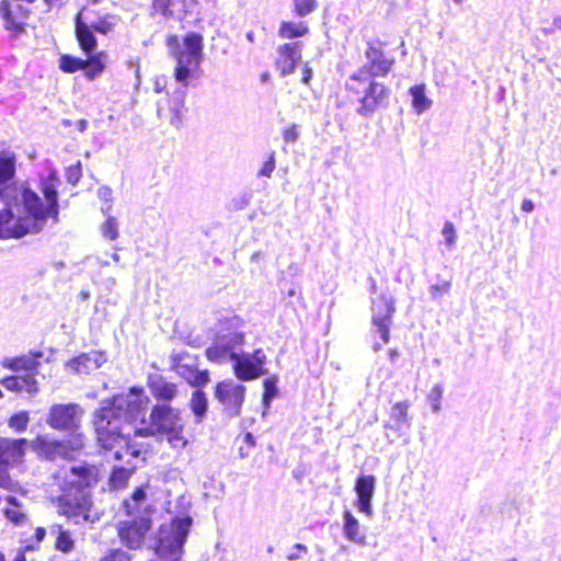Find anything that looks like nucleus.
I'll use <instances>...</instances> for the list:
<instances>
[{"label": "nucleus", "mask_w": 561, "mask_h": 561, "mask_svg": "<svg viewBox=\"0 0 561 561\" xmlns=\"http://www.w3.org/2000/svg\"><path fill=\"white\" fill-rule=\"evenodd\" d=\"M38 356H41L38 354ZM37 355H24L21 357L8 359L4 366L12 369L18 374H32L38 373L39 362L36 359Z\"/></svg>", "instance_id": "28"}, {"label": "nucleus", "mask_w": 561, "mask_h": 561, "mask_svg": "<svg viewBox=\"0 0 561 561\" xmlns=\"http://www.w3.org/2000/svg\"><path fill=\"white\" fill-rule=\"evenodd\" d=\"M172 369L193 387H203L208 383L209 375L207 370H198L196 358L188 354H172Z\"/></svg>", "instance_id": "13"}, {"label": "nucleus", "mask_w": 561, "mask_h": 561, "mask_svg": "<svg viewBox=\"0 0 561 561\" xmlns=\"http://www.w3.org/2000/svg\"><path fill=\"white\" fill-rule=\"evenodd\" d=\"M129 476H130V470H127L124 468L114 469L112 477H111V482L115 488H122L125 485Z\"/></svg>", "instance_id": "46"}, {"label": "nucleus", "mask_w": 561, "mask_h": 561, "mask_svg": "<svg viewBox=\"0 0 561 561\" xmlns=\"http://www.w3.org/2000/svg\"><path fill=\"white\" fill-rule=\"evenodd\" d=\"M45 533H46V531H45V529H44V528H37V529H36V537H37V539H38V540H42V539L44 538V536H45Z\"/></svg>", "instance_id": "58"}, {"label": "nucleus", "mask_w": 561, "mask_h": 561, "mask_svg": "<svg viewBox=\"0 0 561 561\" xmlns=\"http://www.w3.org/2000/svg\"><path fill=\"white\" fill-rule=\"evenodd\" d=\"M98 196L100 199L104 201L106 203V205L104 207H106L107 205H111V201H112V190L110 187H106V186H102L99 188L98 191Z\"/></svg>", "instance_id": "53"}, {"label": "nucleus", "mask_w": 561, "mask_h": 561, "mask_svg": "<svg viewBox=\"0 0 561 561\" xmlns=\"http://www.w3.org/2000/svg\"><path fill=\"white\" fill-rule=\"evenodd\" d=\"M87 128V121L82 119L79 122V130L83 131Z\"/></svg>", "instance_id": "61"}, {"label": "nucleus", "mask_w": 561, "mask_h": 561, "mask_svg": "<svg viewBox=\"0 0 561 561\" xmlns=\"http://www.w3.org/2000/svg\"><path fill=\"white\" fill-rule=\"evenodd\" d=\"M152 9L165 18H180L186 11V5L179 0H153Z\"/></svg>", "instance_id": "29"}, {"label": "nucleus", "mask_w": 561, "mask_h": 561, "mask_svg": "<svg viewBox=\"0 0 561 561\" xmlns=\"http://www.w3.org/2000/svg\"><path fill=\"white\" fill-rule=\"evenodd\" d=\"M102 214L106 217L105 221L100 226V231L102 236L110 240L114 241L119 236V224L116 217L111 215L112 206L107 205L106 207L102 206Z\"/></svg>", "instance_id": "33"}, {"label": "nucleus", "mask_w": 561, "mask_h": 561, "mask_svg": "<svg viewBox=\"0 0 561 561\" xmlns=\"http://www.w3.org/2000/svg\"><path fill=\"white\" fill-rule=\"evenodd\" d=\"M275 168H276L275 152L271 151L268 153L267 160L263 163V165L259 170L257 176L270 179L272 176Z\"/></svg>", "instance_id": "44"}, {"label": "nucleus", "mask_w": 561, "mask_h": 561, "mask_svg": "<svg viewBox=\"0 0 561 561\" xmlns=\"http://www.w3.org/2000/svg\"><path fill=\"white\" fill-rule=\"evenodd\" d=\"M67 179L70 183L72 184H76L79 182V180L81 179V163L80 162H77L76 164L73 165H70L68 169H67Z\"/></svg>", "instance_id": "51"}, {"label": "nucleus", "mask_w": 561, "mask_h": 561, "mask_svg": "<svg viewBox=\"0 0 561 561\" xmlns=\"http://www.w3.org/2000/svg\"><path fill=\"white\" fill-rule=\"evenodd\" d=\"M102 561H129V559L125 552L116 551Z\"/></svg>", "instance_id": "54"}, {"label": "nucleus", "mask_w": 561, "mask_h": 561, "mask_svg": "<svg viewBox=\"0 0 561 561\" xmlns=\"http://www.w3.org/2000/svg\"><path fill=\"white\" fill-rule=\"evenodd\" d=\"M376 78L368 66H363L346 81L347 91L355 94L360 104L357 110L360 115H370L388 102L390 90Z\"/></svg>", "instance_id": "6"}, {"label": "nucleus", "mask_w": 561, "mask_h": 561, "mask_svg": "<svg viewBox=\"0 0 561 561\" xmlns=\"http://www.w3.org/2000/svg\"><path fill=\"white\" fill-rule=\"evenodd\" d=\"M15 174V156L13 153H0V191L7 187H25L24 185L8 184Z\"/></svg>", "instance_id": "27"}, {"label": "nucleus", "mask_w": 561, "mask_h": 561, "mask_svg": "<svg viewBox=\"0 0 561 561\" xmlns=\"http://www.w3.org/2000/svg\"><path fill=\"white\" fill-rule=\"evenodd\" d=\"M294 11L299 18H305L318 8V0H293Z\"/></svg>", "instance_id": "38"}, {"label": "nucleus", "mask_w": 561, "mask_h": 561, "mask_svg": "<svg viewBox=\"0 0 561 561\" xmlns=\"http://www.w3.org/2000/svg\"><path fill=\"white\" fill-rule=\"evenodd\" d=\"M89 59L84 60L85 76L92 80L100 76L106 67L108 56L105 51L93 53L88 55Z\"/></svg>", "instance_id": "32"}, {"label": "nucleus", "mask_w": 561, "mask_h": 561, "mask_svg": "<svg viewBox=\"0 0 561 561\" xmlns=\"http://www.w3.org/2000/svg\"><path fill=\"white\" fill-rule=\"evenodd\" d=\"M442 234L445 239V243L448 247V249H454L457 239V233L454 224L450 221H446L444 224Z\"/></svg>", "instance_id": "45"}, {"label": "nucleus", "mask_w": 561, "mask_h": 561, "mask_svg": "<svg viewBox=\"0 0 561 561\" xmlns=\"http://www.w3.org/2000/svg\"><path fill=\"white\" fill-rule=\"evenodd\" d=\"M65 442L68 445L70 457H72V453L80 450L84 446V439L80 434L73 435Z\"/></svg>", "instance_id": "50"}, {"label": "nucleus", "mask_w": 561, "mask_h": 561, "mask_svg": "<svg viewBox=\"0 0 561 561\" xmlns=\"http://www.w3.org/2000/svg\"><path fill=\"white\" fill-rule=\"evenodd\" d=\"M309 32V26L306 22L283 21L279 24L278 36L285 39H293L305 36Z\"/></svg>", "instance_id": "34"}, {"label": "nucleus", "mask_w": 561, "mask_h": 561, "mask_svg": "<svg viewBox=\"0 0 561 561\" xmlns=\"http://www.w3.org/2000/svg\"><path fill=\"white\" fill-rule=\"evenodd\" d=\"M277 378L274 376L272 378H267L264 380V394H263V403L265 405V409L270 408V403L273 398L277 394V387H276Z\"/></svg>", "instance_id": "40"}, {"label": "nucleus", "mask_w": 561, "mask_h": 561, "mask_svg": "<svg viewBox=\"0 0 561 561\" xmlns=\"http://www.w3.org/2000/svg\"><path fill=\"white\" fill-rule=\"evenodd\" d=\"M89 18L85 20L90 27L101 34H107L117 24L118 18L116 15L106 14L101 18H95L92 10L88 9Z\"/></svg>", "instance_id": "35"}, {"label": "nucleus", "mask_w": 561, "mask_h": 561, "mask_svg": "<svg viewBox=\"0 0 561 561\" xmlns=\"http://www.w3.org/2000/svg\"><path fill=\"white\" fill-rule=\"evenodd\" d=\"M190 408L195 415L196 422H202L208 409V401L203 391L196 390L193 392L190 401Z\"/></svg>", "instance_id": "36"}, {"label": "nucleus", "mask_w": 561, "mask_h": 561, "mask_svg": "<svg viewBox=\"0 0 561 561\" xmlns=\"http://www.w3.org/2000/svg\"><path fill=\"white\" fill-rule=\"evenodd\" d=\"M442 397H443L442 385H435L428 394V400L431 402L432 410L434 412H438L440 410Z\"/></svg>", "instance_id": "47"}, {"label": "nucleus", "mask_w": 561, "mask_h": 561, "mask_svg": "<svg viewBox=\"0 0 561 561\" xmlns=\"http://www.w3.org/2000/svg\"><path fill=\"white\" fill-rule=\"evenodd\" d=\"M451 283L449 280H444L440 284H435L430 287V293L433 298L440 297L444 294H447L450 289Z\"/></svg>", "instance_id": "49"}, {"label": "nucleus", "mask_w": 561, "mask_h": 561, "mask_svg": "<svg viewBox=\"0 0 561 561\" xmlns=\"http://www.w3.org/2000/svg\"><path fill=\"white\" fill-rule=\"evenodd\" d=\"M301 552H307V547L301 543L295 545L293 551L287 554V560L295 561L300 559Z\"/></svg>", "instance_id": "52"}, {"label": "nucleus", "mask_w": 561, "mask_h": 561, "mask_svg": "<svg viewBox=\"0 0 561 561\" xmlns=\"http://www.w3.org/2000/svg\"><path fill=\"white\" fill-rule=\"evenodd\" d=\"M151 394L159 401H172L178 394V386L168 381L162 375L153 374L148 377Z\"/></svg>", "instance_id": "21"}, {"label": "nucleus", "mask_w": 561, "mask_h": 561, "mask_svg": "<svg viewBox=\"0 0 561 561\" xmlns=\"http://www.w3.org/2000/svg\"><path fill=\"white\" fill-rule=\"evenodd\" d=\"M282 136L287 144L297 141L300 136L299 126L297 124H290L282 130Z\"/></svg>", "instance_id": "48"}, {"label": "nucleus", "mask_w": 561, "mask_h": 561, "mask_svg": "<svg viewBox=\"0 0 561 561\" xmlns=\"http://www.w3.org/2000/svg\"><path fill=\"white\" fill-rule=\"evenodd\" d=\"M49 533L55 537V547L57 550L68 553L75 549V540L71 533L65 529L59 524H53L49 527Z\"/></svg>", "instance_id": "30"}, {"label": "nucleus", "mask_w": 561, "mask_h": 561, "mask_svg": "<svg viewBox=\"0 0 561 561\" xmlns=\"http://www.w3.org/2000/svg\"><path fill=\"white\" fill-rule=\"evenodd\" d=\"M2 385L11 391L34 394L38 391L37 380L32 374H18L2 380Z\"/></svg>", "instance_id": "24"}, {"label": "nucleus", "mask_w": 561, "mask_h": 561, "mask_svg": "<svg viewBox=\"0 0 561 561\" xmlns=\"http://www.w3.org/2000/svg\"><path fill=\"white\" fill-rule=\"evenodd\" d=\"M300 57L301 54L298 43H287L279 46L277 67L280 70L282 76L293 73Z\"/></svg>", "instance_id": "22"}, {"label": "nucleus", "mask_w": 561, "mask_h": 561, "mask_svg": "<svg viewBox=\"0 0 561 561\" xmlns=\"http://www.w3.org/2000/svg\"><path fill=\"white\" fill-rule=\"evenodd\" d=\"M60 181L55 171L41 178L43 202L37 193L27 187H7L0 198L7 208L0 211V239L21 238L39 232L51 218L58 220L57 187Z\"/></svg>", "instance_id": "1"}, {"label": "nucleus", "mask_w": 561, "mask_h": 561, "mask_svg": "<svg viewBox=\"0 0 561 561\" xmlns=\"http://www.w3.org/2000/svg\"><path fill=\"white\" fill-rule=\"evenodd\" d=\"M112 259L115 263H118L119 262V255L117 253H113L112 254Z\"/></svg>", "instance_id": "63"}, {"label": "nucleus", "mask_w": 561, "mask_h": 561, "mask_svg": "<svg viewBox=\"0 0 561 561\" xmlns=\"http://www.w3.org/2000/svg\"><path fill=\"white\" fill-rule=\"evenodd\" d=\"M79 296H80V298H81L82 300H87V299H89L90 294H89V291L82 290V291L79 294Z\"/></svg>", "instance_id": "59"}, {"label": "nucleus", "mask_w": 561, "mask_h": 561, "mask_svg": "<svg viewBox=\"0 0 561 561\" xmlns=\"http://www.w3.org/2000/svg\"><path fill=\"white\" fill-rule=\"evenodd\" d=\"M343 533L346 539L355 543H366V535L358 519L350 511H345L343 514Z\"/></svg>", "instance_id": "26"}, {"label": "nucleus", "mask_w": 561, "mask_h": 561, "mask_svg": "<svg viewBox=\"0 0 561 561\" xmlns=\"http://www.w3.org/2000/svg\"><path fill=\"white\" fill-rule=\"evenodd\" d=\"M14 561H26L23 554H18Z\"/></svg>", "instance_id": "64"}, {"label": "nucleus", "mask_w": 561, "mask_h": 561, "mask_svg": "<svg viewBox=\"0 0 561 561\" xmlns=\"http://www.w3.org/2000/svg\"><path fill=\"white\" fill-rule=\"evenodd\" d=\"M84 60L69 55H62L59 58V68L66 73H72L84 68Z\"/></svg>", "instance_id": "37"}, {"label": "nucleus", "mask_w": 561, "mask_h": 561, "mask_svg": "<svg viewBox=\"0 0 561 561\" xmlns=\"http://www.w3.org/2000/svg\"><path fill=\"white\" fill-rule=\"evenodd\" d=\"M520 208L525 213H531L534 210L535 206L530 199H524Z\"/></svg>", "instance_id": "56"}, {"label": "nucleus", "mask_w": 561, "mask_h": 561, "mask_svg": "<svg viewBox=\"0 0 561 561\" xmlns=\"http://www.w3.org/2000/svg\"><path fill=\"white\" fill-rule=\"evenodd\" d=\"M149 398L142 388H131L129 392L114 397L94 414L98 439L108 440L111 433L127 430V426L140 420L145 421Z\"/></svg>", "instance_id": "4"}, {"label": "nucleus", "mask_w": 561, "mask_h": 561, "mask_svg": "<svg viewBox=\"0 0 561 561\" xmlns=\"http://www.w3.org/2000/svg\"><path fill=\"white\" fill-rule=\"evenodd\" d=\"M312 77V70L311 68L306 64L302 71V82L305 84H308L310 79Z\"/></svg>", "instance_id": "55"}, {"label": "nucleus", "mask_w": 561, "mask_h": 561, "mask_svg": "<svg viewBox=\"0 0 561 561\" xmlns=\"http://www.w3.org/2000/svg\"><path fill=\"white\" fill-rule=\"evenodd\" d=\"M356 508L366 517L371 518L374 515L373 497L376 490V479L371 474L359 476L355 482Z\"/></svg>", "instance_id": "16"}, {"label": "nucleus", "mask_w": 561, "mask_h": 561, "mask_svg": "<svg viewBox=\"0 0 561 561\" xmlns=\"http://www.w3.org/2000/svg\"><path fill=\"white\" fill-rule=\"evenodd\" d=\"M190 527V518H176L162 524L156 537L154 558L151 561H181Z\"/></svg>", "instance_id": "8"}, {"label": "nucleus", "mask_w": 561, "mask_h": 561, "mask_svg": "<svg viewBox=\"0 0 561 561\" xmlns=\"http://www.w3.org/2000/svg\"><path fill=\"white\" fill-rule=\"evenodd\" d=\"M409 94L412 107L417 114L427 111L433 104L432 100L426 95V85L424 83L411 87Z\"/></svg>", "instance_id": "31"}, {"label": "nucleus", "mask_w": 561, "mask_h": 561, "mask_svg": "<svg viewBox=\"0 0 561 561\" xmlns=\"http://www.w3.org/2000/svg\"><path fill=\"white\" fill-rule=\"evenodd\" d=\"M245 37L249 42L253 43L254 42V33L252 31L248 32L245 34Z\"/></svg>", "instance_id": "60"}, {"label": "nucleus", "mask_w": 561, "mask_h": 561, "mask_svg": "<svg viewBox=\"0 0 561 561\" xmlns=\"http://www.w3.org/2000/svg\"><path fill=\"white\" fill-rule=\"evenodd\" d=\"M245 387L231 379L224 380L216 386L215 398L222 405L225 413L238 416L244 402Z\"/></svg>", "instance_id": "11"}, {"label": "nucleus", "mask_w": 561, "mask_h": 561, "mask_svg": "<svg viewBox=\"0 0 561 561\" xmlns=\"http://www.w3.org/2000/svg\"><path fill=\"white\" fill-rule=\"evenodd\" d=\"M128 436V431H118L117 433H111L107 442L102 439H98V442L105 450L113 451V457L117 460L124 459L127 456L138 458L141 455V448L131 444Z\"/></svg>", "instance_id": "14"}, {"label": "nucleus", "mask_w": 561, "mask_h": 561, "mask_svg": "<svg viewBox=\"0 0 561 561\" xmlns=\"http://www.w3.org/2000/svg\"><path fill=\"white\" fill-rule=\"evenodd\" d=\"M146 493L142 489H137L131 499L125 502V506L127 510V513L129 515L137 513L139 511V505L145 500Z\"/></svg>", "instance_id": "42"}, {"label": "nucleus", "mask_w": 561, "mask_h": 561, "mask_svg": "<svg viewBox=\"0 0 561 561\" xmlns=\"http://www.w3.org/2000/svg\"><path fill=\"white\" fill-rule=\"evenodd\" d=\"M28 422H30L28 412L22 411V412L13 414L9 419V426L12 430H14L15 432H24L27 427Z\"/></svg>", "instance_id": "39"}, {"label": "nucleus", "mask_w": 561, "mask_h": 561, "mask_svg": "<svg viewBox=\"0 0 561 561\" xmlns=\"http://www.w3.org/2000/svg\"><path fill=\"white\" fill-rule=\"evenodd\" d=\"M82 415L83 410L77 403L54 404L48 411L46 423L57 431H76Z\"/></svg>", "instance_id": "9"}, {"label": "nucleus", "mask_w": 561, "mask_h": 561, "mask_svg": "<svg viewBox=\"0 0 561 561\" xmlns=\"http://www.w3.org/2000/svg\"><path fill=\"white\" fill-rule=\"evenodd\" d=\"M36 0H2L0 2V15L3 19L4 27L14 33L24 31L26 20L30 15L28 5ZM46 3L49 0H45Z\"/></svg>", "instance_id": "10"}, {"label": "nucleus", "mask_w": 561, "mask_h": 561, "mask_svg": "<svg viewBox=\"0 0 561 561\" xmlns=\"http://www.w3.org/2000/svg\"><path fill=\"white\" fill-rule=\"evenodd\" d=\"M89 11L88 8L82 9L76 18V35L80 44L81 49L87 54L91 55L95 51L96 39L93 34V30L90 27L88 22Z\"/></svg>", "instance_id": "20"}, {"label": "nucleus", "mask_w": 561, "mask_h": 561, "mask_svg": "<svg viewBox=\"0 0 561 561\" xmlns=\"http://www.w3.org/2000/svg\"><path fill=\"white\" fill-rule=\"evenodd\" d=\"M26 448H30V442L25 438L0 437V462L9 466L22 462Z\"/></svg>", "instance_id": "19"}, {"label": "nucleus", "mask_w": 561, "mask_h": 561, "mask_svg": "<svg viewBox=\"0 0 561 561\" xmlns=\"http://www.w3.org/2000/svg\"><path fill=\"white\" fill-rule=\"evenodd\" d=\"M30 448L39 457L48 460L70 458L66 442L57 440L48 435H39L30 442Z\"/></svg>", "instance_id": "15"}, {"label": "nucleus", "mask_w": 561, "mask_h": 561, "mask_svg": "<svg viewBox=\"0 0 561 561\" xmlns=\"http://www.w3.org/2000/svg\"><path fill=\"white\" fill-rule=\"evenodd\" d=\"M8 467L9 465L0 462V488L12 491L18 484L8 472Z\"/></svg>", "instance_id": "43"}, {"label": "nucleus", "mask_w": 561, "mask_h": 561, "mask_svg": "<svg viewBox=\"0 0 561 561\" xmlns=\"http://www.w3.org/2000/svg\"><path fill=\"white\" fill-rule=\"evenodd\" d=\"M398 356V351L396 350H390L389 351V357L391 360H394V358Z\"/></svg>", "instance_id": "62"}, {"label": "nucleus", "mask_w": 561, "mask_h": 561, "mask_svg": "<svg viewBox=\"0 0 561 561\" xmlns=\"http://www.w3.org/2000/svg\"><path fill=\"white\" fill-rule=\"evenodd\" d=\"M371 322L376 327L383 343H388L390 339V325L392 316L396 311L394 299L386 294L373 299Z\"/></svg>", "instance_id": "12"}, {"label": "nucleus", "mask_w": 561, "mask_h": 561, "mask_svg": "<svg viewBox=\"0 0 561 561\" xmlns=\"http://www.w3.org/2000/svg\"><path fill=\"white\" fill-rule=\"evenodd\" d=\"M409 409L410 403L408 401L394 403L390 410V420L392 423L387 426L398 432L408 431L411 427Z\"/></svg>", "instance_id": "25"}, {"label": "nucleus", "mask_w": 561, "mask_h": 561, "mask_svg": "<svg viewBox=\"0 0 561 561\" xmlns=\"http://www.w3.org/2000/svg\"><path fill=\"white\" fill-rule=\"evenodd\" d=\"M98 481L96 470L90 466H72L65 472L62 493L58 497V512L76 525L93 524L100 519L89 489Z\"/></svg>", "instance_id": "3"}, {"label": "nucleus", "mask_w": 561, "mask_h": 561, "mask_svg": "<svg viewBox=\"0 0 561 561\" xmlns=\"http://www.w3.org/2000/svg\"><path fill=\"white\" fill-rule=\"evenodd\" d=\"M182 412L169 404H156L150 413L148 427L135 430L139 436L162 435L171 448L182 450L187 445L184 436Z\"/></svg>", "instance_id": "5"}, {"label": "nucleus", "mask_w": 561, "mask_h": 561, "mask_svg": "<svg viewBox=\"0 0 561 561\" xmlns=\"http://www.w3.org/2000/svg\"><path fill=\"white\" fill-rule=\"evenodd\" d=\"M150 528V519L140 517L133 522L122 523L119 527V537L129 549H137L141 546L147 531Z\"/></svg>", "instance_id": "18"}, {"label": "nucleus", "mask_w": 561, "mask_h": 561, "mask_svg": "<svg viewBox=\"0 0 561 561\" xmlns=\"http://www.w3.org/2000/svg\"><path fill=\"white\" fill-rule=\"evenodd\" d=\"M242 327L243 321L239 317L220 322L213 345L206 350V356L210 362L218 364L232 362L236 377L249 381L267 373L264 369L267 357L262 348L252 353L236 352V348L244 343Z\"/></svg>", "instance_id": "2"}, {"label": "nucleus", "mask_w": 561, "mask_h": 561, "mask_svg": "<svg viewBox=\"0 0 561 561\" xmlns=\"http://www.w3.org/2000/svg\"><path fill=\"white\" fill-rule=\"evenodd\" d=\"M106 360L107 357L105 353L100 351H91L69 359L65 367L68 373L89 375L92 371L99 369Z\"/></svg>", "instance_id": "17"}, {"label": "nucleus", "mask_w": 561, "mask_h": 561, "mask_svg": "<svg viewBox=\"0 0 561 561\" xmlns=\"http://www.w3.org/2000/svg\"><path fill=\"white\" fill-rule=\"evenodd\" d=\"M367 64L373 77H385L390 71L393 60L388 59L383 51L373 45L366 50Z\"/></svg>", "instance_id": "23"}, {"label": "nucleus", "mask_w": 561, "mask_h": 561, "mask_svg": "<svg viewBox=\"0 0 561 561\" xmlns=\"http://www.w3.org/2000/svg\"><path fill=\"white\" fill-rule=\"evenodd\" d=\"M168 46L176 60L175 80L186 85L203 59V37L196 33H188L180 45L173 36L169 38Z\"/></svg>", "instance_id": "7"}, {"label": "nucleus", "mask_w": 561, "mask_h": 561, "mask_svg": "<svg viewBox=\"0 0 561 561\" xmlns=\"http://www.w3.org/2000/svg\"><path fill=\"white\" fill-rule=\"evenodd\" d=\"M7 501L12 505V507L4 510L5 516L14 524H21L25 516L18 507L15 497L8 496Z\"/></svg>", "instance_id": "41"}, {"label": "nucleus", "mask_w": 561, "mask_h": 561, "mask_svg": "<svg viewBox=\"0 0 561 561\" xmlns=\"http://www.w3.org/2000/svg\"><path fill=\"white\" fill-rule=\"evenodd\" d=\"M243 440L249 447H253L255 445L254 436L251 433H247Z\"/></svg>", "instance_id": "57"}]
</instances>
